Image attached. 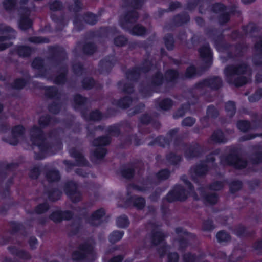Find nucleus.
<instances>
[{"mask_svg": "<svg viewBox=\"0 0 262 262\" xmlns=\"http://www.w3.org/2000/svg\"><path fill=\"white\" fill-rule=\"evenodd\" d=\"M67 59L65 50L61 47L55 46L50 48V56L48 58V65L49 69H57L59 74L54 79V82L57 84H63L66 81L68 66L64 63Z\"/></svg>", "mask_w": 262, "mask_h": 262, "instance_id": "obj_1", "label": "nucleus"}, {"mask_svg": "<svg viewBox=\"0 0 262 262\" xmlns=\"http://www.w3.org/2000/svg\"><path fill=\"white\" fill-rule=\"evenodd\" d=\"M30 136L33 143L41 151L55 154L61 148L60 142L58 140L53 142L51 138L46 139L43 132L36 126H34L31 130Z\"/></svg>", "mask_w": 262, "mask_h": 262, "instance_id": "obj_2", "label": "nucleus"}, {"mask_svg": "<svg viewBox=\"0 0 262 262\" xmlns=\"http://www.w3.org/2000/svg\"><path fill=\"white\" fill-rule=\"evenodd\" d=\"M247 69V65L244 63L236 66H228L224 69L227 82L233 84L237 87L245 84L248 82L247 78L245 76L240 75L244 74Z\"/></svg>", "mask_w": 262, "mask_h": 262, "instance_id": "obj_3", "label": "nucleus"}, {"mask_svg": "<svg viewBox=\"0 0 262 262\" xmlns=\"http://www.w3.org/2000/svg\"><path fill=\"white\" fill-rule=\"evenodd\" d=\"M94 243L85 242L79 246V250L73 253L72 259L74 260H80L85 259L89 261H93L95 259L94 252Z\"/></svg>", "mask_w": 262, "mask_h": 262, "instance_id": "obj_4", "label": "nucleus"}, {"mask_svg": "<svg viewBox=\"0 0 262 262\" xmlns=\"http://www.w3.org/2000/svg\"><path fill=\"white\" fill-rule=\"evenodd\" d=\"M245 33L250 37H258V40L255 44V48L257 54L262 55V36L259 35L260 28L253 23H249L243 27Z\"/></svg>", "mask_w": 262, "mask_h": 262, "instance_id": "obj_5", "label": "nucleus"}, {"mask_svg": "<svg viewBox=\"0 0 262 262\" xmlns=\"http://www.w3.org/2000/svg\"><path fill=\"white\" fill-rule=\"evenodd\" d=\"M69 153L71 157L75 159L76 163H73L71 161L64 160L63 163L67 166V171H69L73 167L75 166H86L89 162L85 158L82 152L76 148H72L69 150Z\"/></svg>", "mask_w": 262, "mask_h": 262, "instance_id": "obj_6", "label": "nucleus"}, {"mask_svg": "<svg viewBox=\"0 0 262 262\" xmlns=\"http://www.w3.org/2000/svg\"><path fill=\"white\" fill-rule=\"evenodd\" d=\"M111 138L108 136H101L96 138L93 141V145L97 147L94 151V156L97 159L104 158L106 154V149L104 146L110 144Z\"/></svg>", "mask_w": 262, "mask_h": 262, "instance_id": "obj_7", "label": "nucleus"}, {"mask_svg": "<svg viewBox=\"0 0 262 262\" xmlns=\"http://www.w3.org/2000/svg\"><path fill=\"white\" fill-rule=\"evenodd\" d=\"M223 86V80L219 76H212L196 83L194 88L196 90H202L207 87L213 91H217Z\"/></svg>", "mask_w": 262, "mask_h": 262, "instance_id": "obj_8", "label": "nucleus"}, {"mask_svg": "<svg viewBox=\"0 0 262 262\" xmlns=\"http://www.w3.org/2000/svg\"><path fill=\"white\" fill-rule=\"evenodd\" d=\"M225 160L228 165H232L237 169H243L247 165V161L241 157L236 150H231L230 152L225 157Z\"/></svg>", "mask_w": 262, "mask_h": 262, "instance_id": "obj_9", "label": "nucleus"}, {"mask_svg": "<svg viewBox=\"0 0 262 262\" xmlns=\"http://www.w3.org/2000/svg\"><path fill=\"white\" fill-rule=\"evenodd\" d=\"M0 32L3 33H10L8 35L0 36V51H3L12 46V42H3L7 39H14L16 32L12 28L4 24H0Z\"/></svg>", "mask_w": 262, "mask_h": 262, "instance_id": "obj_10", "label": "nucleus"}, {"mask_svg": "<svg viewBox=\"0 0 262 262\" xmlns=\"http://www.w3.org/2000/svg\"><path fill=\"white\" fill-rule=\"evenodd\" d=\"M20 18L18 21L19 28L23 31L32 27V21L30 19V10L25 7H20L18 10Z\"/></svg>", "mask_w": 262, "mask_h": 262, "instance_id": "obj_11", "label": "nucleus"}, {"mask_svg": "<svg viewBox=\"0 0 262 262\" xmlns=\"http://www.w3.org/2000/svg\"><path fill=\"white\" fill-rule=\"evenodd\" d=\"M139 18V14L135 10H129L126 12L124 16L120 20V24L122 28L125 30L130 29L133 25L135 23Z\"/></svg>", "mask_w": 262, "mask_h": 262, "instance_id": "obj_12", "label": "nucleus"}, {"mask_svg": "<svg viewBox=\"0 0 262 262\" xmlns=\"http://www.w3.org/2000/svg\"><path fill=\"white\" fill-rule=\"evenodd\" d=\"M186 190L181 185H176L173 189L167 194L166 200L169 202L176 201H184L187 198Z\"/></svg>", "mask_w": 262, "mask_h": 262, "instance_id": "obj_13", "label": "nucleus"}, {"mask_svg": "<svg viewBox=\"0 0 262 262\" xmlns=\"http://www.w3.org/2000/svg\"><path fill=\"white\" fill-rule=\"evenodd\" d=\"M64 190L73 202L76 203L81 200V194L77 190V185L74 182L71 181L66 183Z\"/></svg>", "mask_w": 262, "mask_h": 262, "instance_id": "obj_14", "label": "nucleus"}, {"mask_svg": "<svg viewBox=\"0 0 262 262\" xmlns=\"http://www.w3.org/2000/svg\"><path fill=\"white\" fill-rule=\"evenodd\" d=\"M227 11L221 13L218 17V21L220 25H223L230 19L231 15L239 16L241 15V11L235 6H232L227 9Z\"/></svg>", "mask_w": 262, "mask_h": 262, "instance_id": "obj_15", "label": "nucleus"}, {"mask_svg": "<svg viewBox=\"0 0 262 262\" xmlns=\"http://www.w3.org/2000/svg\"><path fill=\"white\" fill-rule=\"evenodd\" d=\"M203 152V148L200 145L197 143H192L186 147L185 156L188 159H191L199 157Z\"/></svg>", "mask_w": 262, "mask_h": 262, "instance_id": "obj_16", "label": "nucleus"}, {"mask_svg": "<svg viewBox=\"0 0 262 262\" xmlns=\"http://www.w3.org/2000/svg\"><path fill=\"white\" fill-rule=\"evenodd\" d=\"M201 57L205 63L204 70L209 68L212 63V53L209 45L206 44L199 49Z\"/></svg>", "mask_w": 262, "mask_h": 262, "instance_id": "obj_17", "label": "nucleus"}, {"mask_svg": "<svg viewBox=\"0 0 262 262\" xmlns=\"http://www.w3.org/2000/svg\"><path fill=\"white\" fill-rule=\"evenodd\" d=\"M193 100H189L187 103L183 104L180 108H179L173 115L174 118L177 119L183 117L186 112H187L190 107V105L195 104L198 100V96L191 95Z\"/></svg>", "mask_w": 262, "mask_h": 262, "instance_id": "obj_18", "label": "nucleus"}, {"mask_svg": "<svg viewBox=\"0 0 262 262\" xmlns=\"http://www.w3.org/2000/svg\"><path fill=\"white\" fill-rule=\"evenodd\" d=\"M44 61L40 58H36L32 63V67L34 69L40 70V73L36 75V76H40L47 78L48 79L49 72L47 68H43Z\"/></svg>", "mask_w": 262, "mask_h": 262, "instance_id": "obj_19", "label": "nucleus"}, {"mask_svg": "<svg viewBox=\"0 0 262 262\" xmlns=\"http://www.w3.org/2000/svg\"><path fill=\"white\" fill-rule=\"evenodd\" d=\"M73 214L70 211H57L53 212L50 217L55 222H60L62 220H68L72 217Z\"/></svg>", "mask_w": 262, "mask_h": 262, "instance_id": "obj_20", "label": "nucleus"}, {"mask_svg": "<svg viewBox=\"0 0 262 262\" xmlns=\"http://www.w3.org/2000/svg\"><path fill=\"white\" fill-rule=\"evenodd\" d=\"M105 214L104 210L100 208L95 211L89 219L90 224L94 226H98L102 222V218Z\"/></svg>", "mask_w": 262, "mask_h": 262, "instance_id": "obj_21", "label": "nucleus"}, {"mask_svg": "<svg viewBox=\"0 0 262 262\" xmlns=\"http://www.w3.org/2000/svg\"><path fill=\"white\" fill-rule=\"evenodd\" d=\"M24 132V128L21 125L15 126L12 129V135L13 139L12 140L7 141L9 144L16 145L18 144V141L17 138L21 137Z\"/></svg>", "mask_w": 262, "mask_h": 262, "instance_id": "obj_22", "label": "nucleus"}, {"mask_svg": "<svg viewBox=\"0 0 262 262\" xmlns=\"http://www.w3.org/2000/svg\"><path fill=\"white\" fill-rule=\"evenodd\" d=\"M51 18L55 24V28L56 31L62 30L67 24L62 14L58 16L57 14H53L51 15Z\"/></svg>", "mask_w": 262, "mask_h": 262, "instance_id": "obj_23", "label": "nucleus"}, {"mask_svg": "<svg viewBox=\"0 0 262 262\" xmlns=\"http://www.w3.org/2000/svg\"><path fill=\"white\" fill-rule=\"evenodd\" d=\"M113 60V57H108L101 60L99 63V70L101 72H108L114 66Z\"/></svg>", "mask_w": 262, "mask_h": 262, "instance_id": "obj_24", "label": "nucleus"}, {"mask_svg": "<svg viewBox=\"0 0 262 262\" xmlns=\"http://www.w3.org/2000/svg\"><path fill=\"white\" fill-rule=\"evenodd\" d=\"M189 15L186 12H183L175 16L173 18V22L176 26H180L189 21Z\"/></svg>", "mask_w": 262, "mask_h": 262, "instance_id": "obj_25", "label": "nucleus"}, {"mask_svg": "<svg viewBox=\"0 0 262 262\" xmlns=\"http://www.w3.org/2000/svg\"><path fill=\"white\" fill-rule=\"evenodd\" d=\"M8 249L13 255H16L23 259H30L31 256L27 252L17 249L15 247H9Z\"/></svg>", "mask_w": 262, "mask_h": 262, "instance_id": "obj_26", "label": "nucleus"}, {"mask_svg": "<svg viewBox=\"0 0 262 262\" xmlns=\"http://www.w3.org/2000/svg\"><path fill=\"white\" fill-rule=\"evenodd\" d=\"M126 30H128L132 34L138 36L144 35L147 31L146 28L139 24H136L133 27L132 26L130 29H127Z\"/></svg>", "mask_w": 262, "mask_h": 262, "instance_id": "obj_27", "label": "nucleus"}, {"mask_svg": "<svg viewBox=\"0 0 262 262\" xmlns=\"http://www.w3.org/2000/svg\"><path fill=\"white\" fill-rule=\"evenodd\" d=\"M164 45L169 51H172L174 48V40L173 35L170 33H167L163 38Z\"/></svg>", "mask_w": 262, "mask_h": 262, "instance_id": "obj_28", "label": "nucleus"}, {"mask_svg": "<svg viewBox=\"0 0 262 262\" xmlns=\"http://www.w3.org/2000/svg\"><path fill=\"white\" fill-rule=\"evenodd\" d=\"M163 81L164 77L162 73L160 72H157L153 75L151 78V86L152 87L160 86L162 84Z\"/></svg>", "mask_w": 262, "mask_h": 262, "instance_id": "obj_29", "label": "nucleus"}, {"mask_svg": "<svg viewBox=\"0 0 262 262\" xmlns=\"http://www.w3.org/2000/svg\"><path fill=\"white\" fill-rule=\"evenodd\" d=\"M81 220L79 218L74 219L73 223L68 227L70 235L77 234L80 229Z\"/></svg>", "mask_w": 262, "mask_h": 262, "instance_id": "obj_30", "label": "nucleus"}, {"mask_svg": "<svg viewBox=\"0 0 262 262\" xmlns=\"http://www.w3.org/2000/svg\"><path fill=\"white\" fill-rule=\"evenodd\" d=\"M97 50L96 45L93 42H85L82 47V51L84 54L86 55H92Z\"/></svg>", "mask_w": 262, "mask_h": 262, "instance_id": "obj_31", "label": "nucleus"}, {"mask_svg": "<svg viewBox=\"0 0 262 262\" xmlns=\"http://www.w3.org/2000/svg\"><path fill=\"white\" fill-rule=\"evenodd\" d=\"M219 111L218 109L213 105H210L206 110V116L204 119L216 118L219 116Z\"/></svg>", "mask_w": 262, "mask_h": 262, "instance_id": "obj_32", "label": "nucleus"}, {"mask_svg": "<svg viewBox=\"0 0 262 262\" xmlns=\"http://www.w3.org/2000/svg\"><path fill=\"white\" fill-rule=\"evenodd\" d=\"M225 108L227 113V115L232 118L235 115L236 112L235 103L232 101H229L225 104Z\"/></svg>", "mask_w": 262, "mask_h": 262, "instance_id": "obj_33", "label": "nucleus"}, {"mask_svg": "<svg viewBox=\"0 0 262 262\" xmlns=\"http://www.w3.org/2000/svg\"><path fill=\"white\" fill-rule=\"evenodd\" d=\"M46 177L48 181L51 182L58 181L60 179L59 171L55 169L48 170L46 173Z\"/></svg>", "mask_w": 262, "mask_h": 262, "instance_id": "obj_34", "label": "nucleus"}, {"mask_svg": "<svg viewBox=\"0 0 262 262\" xmlns=\"http://www.w3.org/2000/svg\"><path fill=\"white\" fill-rule=\"evenodd\" d=\"M83 19L87 24L95 25L98 21V16L91 12H86L83 15Z\"/></svg>", "mask_w": 262, "mask_h": 262, "instance_id": "obj_35", "label": "nucleus"}, {"mask_svg": "<svg viewBox=\"0 0 262 262\" xmlns=\"http://www.w3.org/2000/svg\"><path fill=\"white\" fill-rule=\"evenodd\" d=\"M208 171V167L204 163H200L194 168V172L198 176L201 177L205 175Z\"/></svg>", "mask_w": 262, "mask_h": 262, "instance_id": "obj_36", "label": "nucleus"}, {"mask_svg": "<svg viewBox=\"0 0 262 262\" xmlns=\"http://www.w3.org/2000/svg\"><path fill=\"white\" fill-rule=\"evenodd\" d=\"M140 72L139 68H133L126 73V77L131 81L136 80L140 76Z\"/></svg>", "mask_w": 262, "mask_h": 262, "instance_id": "obj_37", "label": "nucleus"}, {"mask_svg": "<svg viewBox=\"0 0 262 262\" xmlns=\"http://www.w3.org/2000/svg\"><path fill=\"white\" fill-rule=\"evenodd\" d=\"M237 128L243 132H247L251 129H254L250 123L246 120H239L237 123Z\"/></svg>", "mask_w": 262, "mask_h": 262, "instance_id": "obj_38", "label": "nucleus"}, {"mask_svg": "<svg viewBox=\"0 0 262 262\" xmlns=\"http://www.w3.org/2000/svg\"><path fill=\"white\" fill-rule=\"evenodd\" d=\"M211 138L212 140L215 143H220L226 142V139L224 136L223 133L220 130L214 132Z\"/></svg>", "mask_w": 262, "mask_h": 262, "instance_id": "obj_39", "label": "nucleus"}, {"mask_svg": "<svg viewBox=\"0 0 262 262\" xmlns=\"http://www.w3.org/2000/svg\"><path fill=\"white\" fill-rule=\"evenodd\" d=\"M45 95L50 98H59V97L57 88L55 86L46 87Z\"/></svg>", "mask_w": 262, "mask_h": 262, "instance_id": "obj_40", "label": "nucleus"}, {"mask_svg": "<svg viewBox=\"0 0 262 262\" xmlns=\"http://www.w3.org/2000/svg\"><path fill=\"white\" fill-rule=\"evenodd\" d=\"M179 76L178 72L174 70H168L165 74V78L168 82H175Z\"/></svg>", "mask_w": 262, "mask_h": 262, "instance_id": "obj_41", "label": "nucleus"}, {"mask_svg": "<svg viewBox=\"0 0 262 262\" xmlns=\"http://www.w3.org/2000/svg\"><path fill=\"white\" fill-rule=\"evenodd\" d=\"M133 205L138 209H143L145 205V200L141 196H134L132 198Z\"/></svg>", "mask_w": 262, "mask_h": 262, "instance_id": "obj_42", "label": "nucleus"}, {"mask_svg": "<svg viewBox=\"0 0 262 262\" xmlns=\"http://www.w3.org/2000/svg\"><path fill=\"white\" fill-rule=\"evenodd\" d=\"M125 3L127 7L133 8L134 9H139L142 7L144 3V0H127Z\"/></svg>", "mask_w": 262, "mask_h": 262, "instance_id": "obj_43", "label": "nucleus"}, {"mask_svg": "<svg viewBox=\"0 0 262 262\" xmlns=\"http://www.w3.org/2000/svg\"><path fill=\"white\" fill-rule=\"evenodd\" d=\"M13 183V178H10L7 183L6 184L5 187H0V196L2 198H7L9 195L10 192L9 190V185Z\"/></svg>", "mask_w": 262, "mask_h": 262, "instance_id": "obj_44", "label": "nucleus"}, {"mask_svg": "<svg viewBox=\"0 0 262 262\" xmlns=\"http://www.w3.org/2000/svg\"><path fill=\"white\" fill-rule=\"evenodd\" d=\"M53 120V118H51L49 115L41 116L39 118L38 123L41 128H44L49 125Z\"/></svg>", "mask_w": 262, "mask_h": 262, "instance_id": "obj_45", "label": "nucleus"}, {"mask_svg": "<svg viewBox=\"0 0 262 262\" xmlns=\"http://www.w3.org/2000/svg\"><path fill=\"white\" fill-rule=\"evenodd\" d=\"M31 49L26 46H20L17 49V52L18 55L21 57H28L31 54Z\"/></svg>", "mask_w": 262, "mask_h": 262, "instance_id": "obj_46", "label": "nucleus"}, {"mask_svg": "<svg viewBox=\"0 0 262 262\" xmlns=\"http://www.w3.org/2000/svg\"><path fill=\"white\" fill-rule=\"evenodd\" d=\"M123 231H115L113 232L109 236V240L111 243H115L120 240L123 235Z\"/></svg>", "mask_w": 262, "mask_h": 262, "instance_id": "obj_47", "label": "nucleus"}, {"mask_svg": "<svg viewBox=\"0 0 262 262\" xmlns=\"http://www.w3.org/2000/svg\"><path fill=\"white\" fill-rule=\"evenodd\" d=\"M121 174L123 178L130 179L135 174V169L133 167H125L121 170Z\"/></svg>", "mask_w": 262, "mask_h": 262, "instance_id": "obj_48", "label": "nucleus"}, {"mask_svg": "<svg viewBox=\"0 0 262 262\" xmlns=\"http://www.w3.org/2000/svg\"><path fill=\"white\" fill-rule=\"evenodd\" d=\"M61 194V192L58 189H53L49 191L48 197L50 200L55 201L60 198Z\"/></svg>", "mask_w": 262, "mask_h": 262, "instance_id": "obj_49", "label": "nucleus"}, {"mask_svg": "<svg viewBox=\"0 0 262 262\" xmlns=\"http://www.w3.org/2000/svg\"><path fill=\"white\" fill-rule=\"evenodd\" d=\"M227 11V7L223 4L217 3L212 5L211 11L215 13H221Z\"/></svg>", "mask_w": 262, "mask_h": 262, "instance_id": "obj_50", "label": "nucleus"}, {"mask_svg": "<svg viewBox=\"0 0 262 262\" xmlns=\"http://www.w3.org/2000/svg\"><path fill=\"white\" fill-rule=\"evenodd\" d=\"M129 222L128 217L125 215H121L117 219V225L119 228H125L128 226Z\"/></svg>", "mask_w": 262, "mask_h": 262, "instance_id": "obj_51", "label": "nucleus"}, {"mask_svg": "<svg viewBox=\"0 0 262 262\" xmlns=\"http://www.w3.org/2000/svg\"><path fill=\"white\" fill-rule=\"evenodd\" d=\"M132 102V99L129 96H125L119 100L118 105L123 108L128 107Z\"/></svg>", "mask_w": 262, "mask_h": 262, "instance_id": "obj_52", "label": "nucleus"}, {"mask_svg": "<svg viewBox=\"0 0 262 262\" xmlns=\"http://www.w3.org/2000/svg\"><path fill=\"white\" fill-rule=\"evenodd\" d=\"M173 105L172 100L169 98L164 99L159 104L160 107L163 110H168L171 108Z\"/></svg>", "mask_w": 262, "mask_h": 262, "instance_id": "obj_53", "label": "nucleus"}, {"mask_svg": "<svg viewBox=\"0 0 262 262\" xmlns=\"http://www.w3.org/2000/svg\"><path fill=\"white\" fill-rule=\"evenodd\" d=\"M74 3L69 6V10L71 12H78L83 9V5L80 0H74Z\"/></svg>", "mask_w": 262, "mask_h": 262, "instance_id": "obj_54", "label": "nucleus"}, {"mask_svg": "<svg viewBox=\"0 0 262 262\" xmlns=\"http://www.w3.org/2000/svg\"><path fill=\"white\" fill-rule=\"evenodd\" d=\"M262 98V88L258 89L252 95L249 97V100L251 102H255Z\"/></svg>", "mask_w": 262, "mask_h": 262, "instance_id": "obj_55", "label": "nucleus"}, {"mask_svg": "<svg viewBox=\"0 0 262 262\" xmlns=\"http://www.w3.org/2000/svg\"><path fill=\"white\" fill-rule=\"evenodd\" d=\"M170 176V172L167 169H163L156 174V177L159 181H164L167 179Z\"/></svg>", "mask_w": 262, "mask_h": 262, "instance_id": "obj_56", "label": "nucleus"}, {"mask_svg": "<svg viewBox=\"0 0 262 262\" xmlns=\"http://www.w3.org/2000/svg\"><path fill=\"white\" fill-rule=\"evenodd\" d=\"M181 157L174 153L171 152L167 155L166 159L167 161L172 164H177L181 160Z\"/></svg>", "mask_w": 262, "mask_h": 262, "instance_id": "obj_57", "label": "nucleus"}, {"mask_svg": "<svg viewBox=\"0 0 262 262\" xmlns=\"http://www.w3.org/2000/svg\"><path fill=\"white\" fill-rule=\"evenodd\" d=\"M242 187V183L239 181H235L232 182L230 184V190L232 193L239 190Z\"/></svg>", "mask_w": 262, "mask_h": 262, "instance_id": "obj_58", "label": "nucleus"}, {"mask_svg": "<svg viewBox=\"0 0 262 262\" xmlns=\"http://www.w3.org/2000/svg\"><path fill=\"white\" fill-rule=\"evenodd\" d=\"M163 239L164 235L161 232L157 231L153 233L152 242L154 245L160 244Z\"/></svg>", "mask_w": 262, "mask_h": 262, "instance_id": "obj_59", "label": "nucleus"}, {"mask_svg": "<svg viewBox=\"0 0 262 262\" xmlns=\"http://www.w3.org/2000/svg\"><path fill=\"white\" fill-rule=\"evenodd\" d=\"M74 100L78 106H84L87 102V98L82 97L81 95L77 94L75 96Z\"/></svg>", "mask_w": 262, "mask_h": 262, "instance_id": "obj_60", "label": "nucleus"}, {"mask_svg": "<svg viewBox=\"0 0 262 262\" xmlns=\"http://www.w3.org/2000/svg\"><path fill=\"white\" fill-rule=\"evenodd\" d=\"M216 238L219 242H227L230 240V236L227 232L221 231L217 233Z\"/></svg>", "mask_w": 262, "mask_h": 262, "instance_id": "obj_61", "label": "nucleus"}, {"mask_svg": "<svg viewBox=\"0 0 262 262\" xmlns=\"http://www.w3.org/2000/svg\"><path fill=\"white\" fill-rule=\"evenodd\" d=\"M102 118L101 114L98 111L95 110L90 113L88 120L93 121H99ZM87 119V118H86Z\"/></svg>", "mask_w": 262, "mask_h": 262, "instance_id": "obj_62", "label": "nucleus"}, {"mask_svg": "<svg viewBox=\"0 0 262 262\" xmlns=\"http://www.w3.org/2000/svg\"><path fill=\"white\" fill-rule=\"evenodd\" d=\"M205 200L210 204H214L217 201V195L216 193H208L205 195Z\"/></svg>", "mask_w": 262, "mask_h": 262, "instance_id": "obj_63", "label": "nucleus"}, {"mask_svg": "<svg viewBox=\"0 0 262 262\" xmlns=\"http://www.w3.org/2000/svg\"><path fill=\"white\" fill-rule=\"evenodd\" d=\"M82 83L84 89L90 90L93 88L95 82L93 78H85L83 80Z\"/></svg>", "mask_w": 262, "mask_h": 262, "instance_id": "obj_64", "label": "nucleus"}]
</instances>
